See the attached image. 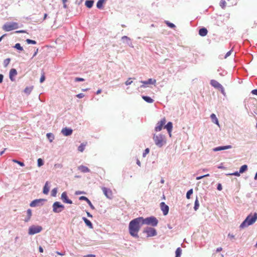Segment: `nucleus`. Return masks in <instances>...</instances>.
<instances>
[{
  "label": "nucleus",
  "instance_id": "nucleus-56",
  "mask_svg": "<svg viewBox=\"0 0 257 257\" xmlns=\"http://www.w3.org/2000/svg\"><path fill=\"white\" fill-rule=\"evenodd\" d=\"M228 236L230 238V239H233L234 238V235H233L232 234H231V233H229L228 234Z\"/></svg>",
  "mask_w": 257,
  "mask_h": 257
},
{
  "label": "nucleus",
  "instance_id": "nucleus-62",
  "mask_svg": "<svg viewBox=\"0 0 257 257\" xmlns=\"http://www.w3.org/2000/svg\"><path fill=\"white\" fill-rule=\"evenodd\" d=\"M31 219V217H29L28 216L26 218H25L24 221L25 222H28Z\"/></svg>",
  "mask_w": 257,
  "mask_h": 257
},
{
  "label": "nucleus",
  "instance_id": "nucleus-18",
  "mask_svg": "<svg viewBox=\"0 0 257 257\" xmlns=\"http://www.w3.org/2000/svg\"><path fill=\"white\" fill-rule=\"evenodd\" d=\"M232 146L231 145H227V146H219L216 148H214L213 150L214 152H217L222 150H225L229 149L232 148Z\"/></svg>",
  "mask_w": 257,
  "mask_h": 257
},
{
  "label": "nucleus",
  "instance_id": "nucleus-8",
  "mask_svg": "<svg viewBox=\"0 0 257 257\" xmlns=\"http://www.w3.org/2000/svg\"><path fill=\"white\" fill-rule=\"evenodd\" d=\"M46 201L47 199H35L30 203V206L32 207L42 206L44 204V203Z\"/></svg>",
  "mask_w": 257,
  "mask_h": 257
},
{
  "label": "nucleus",
  "instance_id": "nucleus-50",
  "mask_svg": "<svg viewBox=\"0 0 257 257\" xmlns=\"http://www.w3.org/2000/svg\"><path fill=\"white\" fill-rule=\"evenodd\" d=\"M131 79V78H129L128 79L125 81V84L126 85H129L133 83L132 81H130Z\"/></svg>",
  "mask_w": 257,
  "mask_h": 257
},
{
  "label": "nucleus",
  "instance_id": "nucleus-40",
  "mask_svg": "<svg viewBox=\"0 0 257 257\" xmlns=\"http://www.w3.org/2000/svg\"><path fill=\"white\" fill-rule=\"evenodd\" d=\"M26 42H27V43L28 44H33V45H35V44H36V43H37V42L36 41L33 40H31V39H27L26 40Z\"/></svg>",
  "mask_w": 257,
  "mask_h": 257
},
{
  "label": "nucleus",
  "instance_id": "nucleus-30",
  "mask_svg": "<svg viewBox=\"0 0 257 257\" xmlns=\"http://www.w3.org/2000/svg\"><path fill=\"white\" fill-rule=\"evenodd\" d=\"M46 136L48 140H49L50 142H52L54 140V136L52 133H47Z\"/></svg>",
  "mask_w": 257,
  "mask_h": 257
},
{
  "label": "nucleus",
  "instance_id": "nucleus-28",
  "mask_svg": "<svg viewBox=\"0 0 257 257\" xmlns=\"http://www.w3.org/2000/svg\"><path fill=\"white\" fill-rule=\"evenodd\" d=\"M142 98L148 103H151L154 101L153 99L148 96L143 95Z\"/></svg>",
  "mask_w": 257,
  "mask_h": 257
},
{
  "label": "nucleus",
  "instance_id": "nucleus-26",
  "mask_svg": "<svg viewBox=\"0 0 257 257\" xmlns=\"http://www.w3.org/2000/svg\"><path fill=\"white\" fill-rule=\"evenodd\" d=\"M49 182L47 181L43 187V193L44 194H47L49 193L50 188L48 186Z\"/></svg>",
  "mask_w": 257,
  "mask_h": 257
},
{
  "label": "nucleus",
  "instance_id": "nucleus-27",
  "mask_svg": "<svg viewBox=\"0 0 257 257\" xmlns=\"http://www.w3.org/2000/svg\"><path fill=\"white\" fill-rule=\"evenodd\" d=\"M94 2L93 0H86L85 2V5L87 8L90 9L93 7Z\"/></svg>",
  "mask_w": 257,
  "mask_h": 257
},
{
  "label": "nucleus",
  "instance_id": "nucleus-34",
  "mask_svg": "<svg viewBox=\"0 0 257 257\" xmlns=\"http://www.w3.org/2000/svg\"><path fill=\"white\" fill-rule=\"evenodd\" d=\"M33 87L30 86V87H26L24 89V92L26 94H29L31 92Z\"/></svg>",
  "mask_w": 257,
  "mask_h": 257
},
{
  "label": "nucleus",
  "instance_id": "nucleus-31",
  "mask_svg": "<svg viewBox=\"0 0 257 257\" xmlns=\"http://www.w3.org/2000/svg\"><path fill=\"white\" fill-rule=\"evenodd\" d=\"M181 253L182 249L179 247L176 249L175 251V257H181Z\"/></svg>",
  "mask_w": 257,
  "mask_h": 257
},
{
  "label": "nucleus",
  "instance_id": "nucleus-29",
  "mask_svg": "<svg viewBox=\"0 0 257 257\" xmlns=\"http://www.w3.org/2000/svg\"><path fill=\"white\" fill-rule=\"evenodd\" d=\"M210 118H211L212 121L213 123H214L215 124H216L217 125H219L218 120L215 114L212 113L210 115Z\"/></svg>",
  "mask_w": 257,
  "mask_h": 257
},
{
  "label": "nucleus",
  "instance_id": "nucleus-60",
  "mask_svg": "<svg viewBox=\"0 0 257 257\" xmlns=\"http://www.w3.org/2000/svg\"><path fill=\"white\" fill-rule=\"evenodd\" d=\"M17 33H25L26 31L25 30H19L16 32Z\"/></svg>",
  "mask_w": 257,
  "mask_h": 257
},
{
  "label": "nucleus",
  "instance_id": "nucleus-57",
  "mask_svg": "<svg viewBox=\"0 0 257 257\" xmlns=\"http://www.w3.org/2000/svg\"><path fill=\"white\" fill-rule=\"evenodd\" d=\"M4 79V75L2 74H0V83H2Z\"/></svg>",
  "mask_w": 257,
  "mask_h": 257
},
{
  "label": "nucleus",
  "instance_id": "nucleus-9",
  "mask_svg": "<svg viewBox=\"0 0 257 257\" xmlns=\"http://www.w3.org/2000/svg\"><path fill=\"white\" fill-rule=\"evenodd\" d=\"M147 233L148 237L156 236L157 234L156 230L153 227H147L143 231Z\"/></svg>",
  "mask_w": 257,
  "mask_h": 257
},
{
  "label": "nucleus",
  "instance_id": "nucleus-37",
  "mask_svg": "<svg viewBox=\"0 0 257 257\" xmlns=\"http://www.w3.org/2000/svg\"><path fill=\"white\" fill-rule=\"evenodd\" d=\"M193 189H190V190H189L186 193V198L187 199H190V196L193 194Z\"/></svg>",
  "mask_w": 257,
  "mask_h": 257
},
{
  "label": "nucleus",
  "instance_id": "nucleus-38",
  "mask_svg": "<svg viewBox=\"0 0 257 257\" xmlns=\"http://www.w3.org/2000/svg\"><path fill=\"white\" fill-rule=\"evenodd\" d=\"M37 164L39 167H41L44 165V161L41 158H39L37 160Z\"/></svg>",
  "mask_w": 257,
  "mask_h": 257
},
{
  "label": "nucleus",
  "instance_id": "nucleus-10",
  "mask_svg": "<svg viewBox=\"0 0 257 257\" xmlns=\"http://www.w3.org/2000/svg\"><path fill=\"white\" fill-rule=\"evenodd\" d=\"M166 120L165 117L163 118L160 121H158L155 128L156 132H159L162 130L163 125L165 124Z\"/></svg>",
  "mask_w": 257,
  "mask_h": 257
},
{
  "label": "nucleus",
  "instance_id": "nucleus-42",
  "mask_svg": "<svg viewBox=\"0 0 257 257\" xmlns=\"http://www.w3.org/2000/svg\"><path fill=\"white\" fill-rule=\"evenodd\" d=\"M11 61L10 58H7L4 61V65L5 67H7L8 64L10 63Z\"/></svg>",
  "mask_w": 257,
  "mask_h": 257
},
{
  "label": "nucleus",
  "instance_id": "nucleus-35",
  "mask_svg": "<svg viewBox=\"0 0 257 257\" xmlns=\"http://www.w3.org/2000/svg\"><path fill=\"white\" fill-rule=\"evenodd\" d=\"M14 48L17 49L20 51H23V48L21 46L20 43H16L15 45L14 46Z\"/></svg>",
  "mask_w": 257,
  "mask_h": 257
},
{
  "label": "nucleus",
  "instance_id": "nucleus-58",
  "mask_svg": "<svg viewBox=\"0 0 257 257\" xmlns=\"http://www.w3.org/2000/svg\"><path fill=\"white\" fill-rule=\"evenodd\" d=\"M56 253L58 254V255H65V252H59V251H56Z\"/></svg>",
  "mask_w": 257,
  "mask_h": 257
},
{
  "label": "nucleus",
  "instance_id": "nucleus-45",
  "mask_svg": "<svg viewBox=\"0 0 257 257\" xmlns=\"http://www.w3.org/2000/svg\"><path fill=\"white\" fill-rule=\"evenodd\" d=\"M150 152V149L149 148H147L145 150L143 154V157H145L146 155L149 154Z\"/></svg>",
  "mask_w": 257,
  "mask_h": 257
},
{
  "label": "nucleus",
  "instance_id": "nucleus-14",
  "mask_svg": "<svg viewBox=\"0 0 257 257\" xmlns=\"http://www.w3.org/2000/svg\"><path fill=\"white\" fill-rule=\"evenodd\" d=\"M141 82L142 83H143V84L142 85L140 86V87L144 88V87H146L145 85H147V84H155L156 83V80L155 79L149 78L147 81H141Z\"/></svg>",
  "mask_w": 257,
  "mask_h": 257
},
{
  "label": "nucleus",
  "instance_id": "nucleus-5",
  "mask_svg": "<svg viewBox=\"0 0 257 257\" xmlns=\"http://www.w3.org/2000/svg\"><path fill=\"white\" fill-rule=\"evenodd\" d=\"M19 24L16 22L6 23L3 26V29L6 31L9 32L13 30L19 28Z\"/></svg>",
  "mask_w": 257,
  "mask_h": 257
},
{
  "label": "nucleus",
  "instance_id": "nucleus-53",
  "mask_svg": "<svg viewBox=\"0 0 257 257\" xmlns=\"http://www.w3.org/2000/svg\"><path fill=\"white\" fill-rule=\"evenodd\" d=\"M84 96V94L82 93H79L77 95H76V97L79 98H83V97Z\"/></svg>",
  "mask_w": 257,
  "mask_h": 257
},
{
  "label": "nucleus",
  "instance_id": "nucleus-54",
  "mask_svg": "<svg viewBox=\"0 0 257 257\" xmlns=\"http://www.w3.org/2000/svg\"><path fill=\"white\" fill-rule=\"evenodd\" d=\"M232 52V50H230L228 52H227L226 53V54H225V56H224V58H226L227 57H228V56H229L230 55H231V53Z\"/></svg>",
  "mask_w": 257,
  "mask_h": 257
},
{
  "label": "nucleus",
  "instance_id": "nucleus-48",
  "mask_svg": "<svg viewBox=\"0 0 257 257\" xmlns=\"http://www.w3.org/2000/svg\"><path fill=\"white\" fill-rule=\"evenodd\" d=\"M45 80V75L43 73L41 78H40V83H43Z\"/></svg>",
  "mask_w": 257,
  "mask_h": 257
},
{
  "label": "nucleus",
  "instance_id": "nucleus-24",
  "mask_svg": "<svg viewBox=\"0 0 257 257\" xmlns=\"http://www.w3.org/2000/svg\"><path fill=\"white\" fill-rule=\"evenodd\" d=\"M106 0H98L96 3V7L98 9H102L103 7V4L105 3Z\"/></svg>",
  "mask_w": 257,
  "mask_h": 257
},
{
  "label": "nucleus",
  "instance_id": "nucleus-6",
  "mask_svg": "<svg viewBox=\"0 0 257 257\" xmlns=\"http://www.w3.org/2000/svg\"><path fill=\"white\" fill-rule=\"evenodd\" d=\"M52 208L54 213H59L64 209L65 206L60 202L56 201L53 204Z\"/></svg>",
  "mask_w": 257,
  "mask_h": 257
},
{
  "label": "nucleus",
  "instance_id": "nucleus-16",
  "mask_svg": "<svg viewBox=\"0 0 257 257\" xmlns=\"http://www.w3.org/2000/svg\"><path fill=\"white\" fill-rule=\"evenodd\" d=\"M79 200H84V201H85L86 202V203H87L88 204V205L90 206V207L92 209H95V207L93 205V204H92V203L91 202V201L88 199V198H87L85 196H80L79 197Z\"/></svg>",
  "mask_w": 257,
  "mask_h": 257
},
{
  "label": "nucleus",
  "instance_id": "nucleus-36",
  "mask_svg": "<svg viewBox=\"0 0 257 257\" xmlns=\"http://www.w3.org/2000/svg\"><path fill=\"white\" fill-rule=\"evenodd\" d=\"M165 23L169 27L172 29H174L176 27V26L173 23H172L168 21H165Z\"/></svg>",
  "mask_w": 257,
  "mask_h": 257
},
{
  "label": "nucleus",
  "instance_id": "nucleus-39",
  "mask_svg": "<svg viewBox=\"0 0 257 257\" xmlns=\"http://www.w3.org/2000/svg\"><path fill=\"white\" fill-rule=\"evenodd\" d=\"M13 162L19 164L20 166H21L22 167H23L25 166V164L23 162L18 161L17 160L14 159V160H13Z\"/></svg>",
  "mask_w": 257,
  "mask_h": 257
},
{
  "label": "nucleus",
  "instance_id": "nucleus-4",
  "mask_svg": "<svg viewBox=\"0 0 257 257\" xmlns=\"http://www.w3.org/2000/svg\"><path fill=\"white\" fill-rule=\"evenodd\" d=\"M143 224H147L148 225H151L153 227L157 226L159 221L157 218L154 216L146 217L144 218L142 217Z\"/></svg>",
  "mask_w": 257,
  "mask_h": 257
},
{
  "label": "nucleus",
  "instance_id": "nucleus-41",
  "mask_svg": "<svg viewBox=\"0 0 257 257\" xmlns=\"http://www.w3.org/2000/svg\"><path fill=\"white\" fill-rule=\"evenodd\" d=\"M57 193V188H55L52 189L51 191V196L53 197H55L56 196Z\"/></svg>",
  "mask_w": 257,
  "mask_h": 257
},
{
  "label": "nucleus",
  "instance_id": "nucleus-52",
  "mask_svg": "<svg viewBox=\"0 0 257 257\" xmlns=\"http://www.w3.org/2000/svg\"><path fill=\"white\" fill-rule=\"evenodd\" d=\"M219 90H220L221 93L225 95V90H224V89L223 88V87L222 86L219 89Z\"/></svg>",
  "mask_w": 257,
  "mask_h": 257
},
{
  "label": "nucleus",
  "instance_id": "nucleus-61",
  "mask_svg": "<svg viewBox=\"0 0 257 257\" xmlns=\"http://www.w3.org/2000/svg\"><path fill=\"white\" fill-rule=\"evenodd\" d=\"M204 178V175L198 176L196 177V180H199L203 179Z\"/></svg>",
  "mask_w": 257,
  "mask_h": 257
},
{
  "label": "nucleus",
  "instance_id": "nucleus-11",
  "mask_svg": "<svg viewBox=\"0 0 257 257\" xmlns=\"http://www.w3.org/2000/svg\"><path fill=\"white\" fill-rule=\"evenodd\" d=\"M102 190L105 195V196L108 199H111L113 197L112 192V191L107 188L106 187H102Z\"/></svg>",
  "mask_w": 257,
  "mask_h": 257
},
{
  "label": "nucleus",
  "instance_id": "nucleus-59",
  "mask_svg": "<svg viewBox=\"0 0 257 257\" xmlns=\"http://www.w3.org/2000/svg\"><path fill=\"white\" fill-rule=\"evenodd\" d=\"M222 250V248L221 247H218L216 248V252H218L221 251Z\"/></svg>",
  "mask_w": 257,
  "mask_h": 257
},
{
  "label": "nucleus",
  "instance_id": "nucleus-7",
  "mask_svg": "<svg viewBox=\"0 0 257 257\" xmlns=\"http://www.w3.org/2000/svg\"><path fill=\"white\" fill-rule=\"evenodd\" d=\"M42 229V227L41 226L33 225L29 227L28 233L30 235H34L40 232Z\"/></svg>",
  "mask_w": 257,
  "mask_h": 257
},
{
  "label": "nucleus",
  "instance_id": "nucleus-19",
  "mask_svg": "<svg viewBox=\"0 0 257 257\" xmlns=\"http://www.w3.org/2000/svg\"><path fill=\"white\" fill-rule=\"evenodd\" d=\"M164 128H166L170 136L171 137V132L172 131L173 128V123L172 122H168L164 126Z\"/></svg>",
  "mask_w": 257,
  "mask_h": 257
},
{
  "label": "nucleus",
  "instance_id": "nucleus-46",
  "mask_svg": "<svg viewBox=\"0 0 257 257\" xmlns=\"http://www.w3.org/2000/svg\"><path fill=\"white\" fill-rule=\"evenodd\" d=\"M27 216H28L29 217H31L32 215L31 209H28L27 210Z\"/></svg>",
  "mask_w": 257,
  "mask_h": 257
},
{
  "label": "nucleus",
  "instance_id": "nucleus-20",
  "mask_svg": "<svg viewBox=\"0 0 257 257\" xmlns=\"http://www.w3.org/2000/svg\"><path fill=\"white\" fill-rule=\"evenodd\" d=\"M210 84L211 86L215 88L219 89L222 85L220 84L218 81L212 79L210 80Z\"/></svg>",
  "mask_w": 257,
  "mask_h": 257
},
{
  "label": "nucleus",
  "instance_id": "nucleus-32",
  "mask_svg": "<svg viewBox=\"0 0 257 257\" xmlns=\"http://www.w3.org/2000/svg\"><path fill=\"white\" fill-rule=\"evenodd\" d=\"M199 207V201L198 199V197H196V198L195 199V203H194V209L195 211H196L198 209Z\"/></svg>",
  "mask_w": 257,
  "mask_h": 257
},
{
  "label": "nucleus",
  "instance_id": "nucleus-33",
  "mask_svg": "<svg viewBox=\"0 0 257 257\" xmlns=\"http://www.w3.org/2000/svg\"><path fill=\"white\" fill-rule=\"evenodd\" d=\"M247 170V166L246 165H243L241 166L239 168V172L240 173H243Z\"/></svg>",
  "mask_w": 257,
  "mask_h": 257
},
{
  "label": "nucleus",
  "instance_id": "nucleus-23",
  "mask_svg": "<svg viewBox=\"0 0 257 257\" xmlns=\"http://www.w3.org/2000/svg\"><path fill=\"white\" fill-rule=\"evenodd\" d=\"M82 220L85 222V224L88 226L90 228H93V224L91 222L85 217H82Z\"/></svg>",
  "mask_w": 257,
  "mask_h": 257
},
{
  "label": "nucleus",
  "instance_id": "nucleus-13",
  "mask_svg": "<svg viewBox=\"0 0 257 257\" xmlns=\"http://www.w3.org/2000/svg\"><path fill=\"white\" fill-rule=\"evenodd\" d=\"M160 207L164 215H166L168 214L169 207L165 202H162L160 203Z\"/></svg>",
  "mask_w": 257,
  "mask_h": 257
},
{
  "label": "nucleus",
  "instance_id": "nucleus-51",
  "mask_svg": "<svg viewBox=\"0 0 257 257\" xmlns=\"http://www.w3.org/2000/svg\"><path fill=\"white\" fill-rule=\"evenodd\" d=\"M217 189L219 191H221L222 189V186L221 184L218 183L217 186Z\"/></svg>",
  "mask_w": 257,
  "mask_h": 257
},
{
  "label": "nucleus",
  "instance_id": "nucleus-12",
  "mask_svg": "<svg viewBox=\"0 0 257 257\" xmlns=\"http://www.w3.org/2000/svg\"><path fill=\"white\" fill-rule=\"evenodd\" d=\"M61 199L63 203L69 204H72V201L68 198L66 192H63L61 196Z\"/></svg>",
  "mask_w": 257,
  "mask_h": 257
},
{
  "label": "nucleus",
  "instance_id": "nucleus-21",
  "mask_svg": "<svg viewBox=\"0 0 257 257\" xmlns=\"http://www.w3.org/2000/svg\"><path fill=\"white\" fill-rule=\"evenodd\" d=\"M17 74V71L16 69L12 68L10 70V74H9V77L10 80L12 81H14L15 80V79L14 78V76H16Z\"/></svg>",
  "mask_w": 257,
  "mask_h": 257
},
{
  "label": "nucleus",
  "instance_id": "nucleus-55",
  "mask_svg": "<svg viewBox=\"0 0 257 257\" xmlns=\"http://www.w3.org/2000/svg\"><path fill=\"white\" fill-rule=\"evenodd\" d=\"M251 93L253 95H257V89H253Z\"/></svg>",
  "mask_w": 257,
  "mask_h": 257
},
{
  "label": "nucleus",
  "instance_id": "nucleus-22",
  "mask_svg": "<svg viewBox=\"0 0 257 257\" xmlns=\"http://www.w3.org/2000/svg\"><path fill=\"white\" fill-rule=\"evenodd\" d=\"M208 33V31L205 28H202L199 30V35L201 36L204 37Z\"/></svg>",
  "mask_w": 257,
  "mask_h": 257
},
{
  "label": "nucleus",
  "instance_id": "nucleus-1",
  "mask_svg": "<svg viewBox=\"0 0 257 257\" xmlns=\"http://www.w3.org/2000/svg\"><path fill=\"white\" fill-rule=\"evenodd\" d=\"M143 225L142 217H139L132 220L128 225L130 234L133 237L138 238V232Z\"/></svg>",
  "mask_w": 257,
  "mask_h": 257
},
{
  "label": "nucleus",
  "instance_id": "nucleus-47",
  "mask_svg": "<svg viewBox=\"0 0 257 257\" xmlns=\"http://www.w3.org/2000/svg\"><path fill=\"white\" fill-rule=\"evenodd\" d=\"M240 172H235L234 173H231V174H229V175H233V176H240Z\"/></svg>",
  "mask_w": 257,
  "mask_h": 257
},
{
  "label": "nucleus",
  "instance_id": "nucleus-2",
  "mask_svg": "<svg viewBox=\"0 0 257 257\" xmlns=\"http://www.w3.org/2000/svg\"><path fill=\"white\" fill-rule=\"evenodd\" d=\"M257 220V213H250L240 224L239 228L243 229L253 224Z\"/></svg>",
  "mask_w": 257,
  "mask_h": 257
},
{
  "label": "nucleus",
  "instance_id": "nucleus-49",
  "mask_svg": "<svg viewBox=\"0 0 257 257\" xmlns=\"http://www.w3.org/2000/svg\"><path fill=\"white\" fill-rule=\"evenodd\" d=\"M84 79L80 77H76L75 78V82H79V81H84Z\"/></svg>",
  "mask_w": 257,
  "mask_h": 257
},
{
  "label": "nucleus",
  "instance_id": "nucleus-17",
  "mask_svg": "<svg viewBox=\"0 0 257 257\" xmlns=\"http://www.w3.org/2000/svg\"><path fill=\"white\" fill-rule=\"evenodd\" d=\"M121 40L123 42H125L130 47L133 48V43L131 39L126 36H124L121 37Z\"/></svg>",
  "mask_w": 257,
  "mask_h": 257
},
{
  "label": "nucleus",
  "instance_id": "nucleus-15",
  "mask_svg": "<svg viewBox=\"0 0 257 257\" xmlns=\"http://www.w3.org/2000/svg\"><path fill=\"white\" fill-rule=\"evenodd\" d=\"M73 130L71 128L65 127L61 130V133L65 136H69L72 134Z\"/></svg>",
  "mask_w": 257,
  "mask_h": 257
},
{
  "label": "nucleus",
  "instance_id": "nucleus-64",
  "mask_svg": "<svg viewBox=\"0 0 257 257\" xmlns=\"http://www.w3.org/2000/svg\"><path fill=\"white\" fill-rule=\"evenodd\" d=\"M83 193H84L83 192L80 191H76L75 194L76 195H79V194H83Z\"/></svg>",
  "mask_w": 257,
  "mask_h": 257
},
{
  "label": "nucleus",
  "instance_id": "nucleus-3",
  "mask_svg": "<svg viewBox=\"0 0 257 257\" xmlns=\"http://www.w3.org/2000/svg\"><path fill=\"white\" fill-rule=\"evenodd\" d=\"M153 140L155 145L159 147H162L166 143L165 136L162 134L154 135Z\"/></svg>",
  "mask_w": 257,
  "mask_h": 257
},
{
  "label": "nucleus",
  "instance_id": "nucleus-25",
  "mask_svg": "<svg viewBox=\"0 0 257 257\" xmlns=\"http://www.w3.org/2000/svg\"><path fill=\"white\" fill-rule=\"evenodd\" d=\"M78 169L83 173H87L90 171V169L88 167L83 165L80 166L78 167Z\"/></svg>",
  "mask_w": 257,
  "mask_h": 257
},
{
  "label": "nucleus",
  "instance_id": "nucleus-43",
  "mask_svg": "<svg viewBox=\"0 0 257 257\" xmlns=\"http://www.w3.org/2000/svg\"><path fill=\"white\" fill-rule=\"evenodd\" d=\"M219 5L222 9H224L226 6V2L224 0H221Z\"/></svg>",
  "mask_w": 257,
  "mask_h": 257
},
{
  "label": "nucleus",
  "instance_id": "nucleus-44",
  "mask_svg": "<svg viewBox=\"0 0 257 257\" xmlns=\"http://www.w3.org/2000/svg\"><path fill=\"white\" fill-rule=\"evenodd\" d=\"M85 148V145L81 144L78 148V150L81 152H82Z\"/></svg>",
  "mask_w": 257,
  "mask_h": 257
},
{
  "label": "nucleus",
  "instance_id": "nucleus-63",
  "mask_svg": "<svg viewBox=\"0 0 257 257\" xmlns=\"http://www.w3.org/2000/svg\"><path fill=\"white\" fill-rule=\"evenodd\" d=\"M86 257H96V255L95 254H87Z\"/></svg>",
  "mask_w": 257,
  "mask_h": 257
}]
</instances>
